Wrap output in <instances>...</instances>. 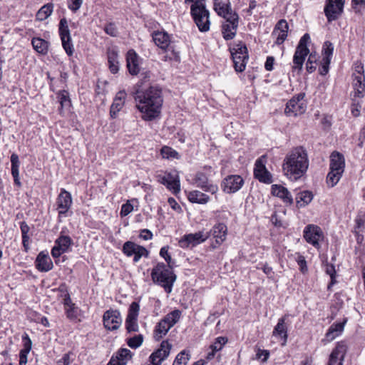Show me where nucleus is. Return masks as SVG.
I'll list each match as a JSON object with an SVG mask.
<instances>
[{
  "label": "nucleus",
  "mask_w": 365,
  "mask_h": 365,
  "mask_svg": "<svg viewBox=\"0 0 365 365\" xmlns=\"http://www.w3.org/2000/svg\"><path fill=\"white\" fill-rule=\"evenodd\" d=\"M133 96L143 120L150 121L160 115L163 97L162 89L159 86L143 88L138 85L136 90L133 91Z\"/></svg>",
  "instance_id": "1"
},
{
  "label": "nucleus",
  "mask_w": 365,
  "mask_h": 365,
  "mask_svg": "<svg viewBox=\"0 0 365 365\" xmlns=\"http://www.w3.org/2000/svg\"><path fill=\"white\" fill-rule=\"evenodd\" d=\"M309 167L307 150L303 147H297L285 157L283 163V171L291 180H297L302 177Z\"/></svg>",
  "instance_id": "2"
},
{
  "label": "nucleus",
  "mask_w": 365,
  "mask_h": 365,
  "mask_svg": "<svg viewBox=\"0 0 365 365\" xmlns=\"http://www.w3.org/2000/svg\"><path fill=\"white\" fill-rule=\"evenodd\" d=\"M205 0H185V4L192 3L190 7V14L201 32L210 30V12L205 7Z\"/></svg>",
  "instance_id": "3"
},
{
  "label": "nucleus",
  "mask_w": 365,
  "mask_h": 365,
  "mask_svg": "<svg viewBox=\"0 0 365 365\" xmlns=\"http://www.w3.org/2000/svg\"><path fill=\"white\" fill-rule=\"evenodd\" d=\"M163 262L158 263L151 272V277L155 283L162 286L167 293H170L176 275Z\"/></svg>",
  "instance_id": "4"
},
{
  "label": "nucleus",
  "mask_w": 365,
  "mask_h": 365,
  "mask_svg": "<svg viewBox=\"0 0 365 365\" xmlns=\"http://www.w3.org/2000/svg\"><path fill=\"white\" fill-rule=\"evenodd\" d=\"M345 158L343 154L333 151L330 155L329 172L327 176V183L330 187L336 185L344 172Z\"/></svg>",
  "instance_id": "5"
},
{
  "label": "nucleus",
  "mask_w": 365,
  "mask_h": 365,
  "mask_svg": "<svg viewBox=\"0 0 365 365\" xmlns=\"http://www.w3.org/2000/svg\"><path fill=\"white\" fill-rule=\"evenodd\" d=\"M230 51L235 71L237 72L244 71L249 58L246 45L240 42L232 48H230Z\"/></svg>",
  "instance_id": "6"
},
{
  "label": "nucleus",
  "mask_w": 365,
  "mask_h": 365,
  "mask_svg": "<svg viewBox=\"0 0 365 365\" xmlns=\"http://www.w3.org/2000/svg\"><path fill=\"white\" fill-rule=\"evenodd\" d=\"M214 9L219 16L225 19L222 24H232L235 26H239V16L232 9L229 1L224 3L220 0H214Z\"/></svg>",
  "instance_id": "7"
},
{
  "label": "nucleus",
  "mask_w": 365,
  "mask_h": 365,
  "mask_svg": "<svg viewBox=\"0 0 365 365\" xmlns=\"http://www.w3.org/2000/svg\"><path fill=\"white\" fill-rule=\"evenodd\" d=\"M309 40L310 36L308 34H305L300 38L293 57V71L297 70L298 71H300L302 70L305 58L309 53V50L307 48V43Z\"/></svg>",
  "instance_id": "8"
},
{
  "label": "nucleus",
  "mask_w": 365,
  "mask_h": 365,
  "mask_svg": "<svg viewBox=\"0 0 365 365\" xmlns=\"http://www.w3.org/2000/svg\"><path fill=\"white\" fill-rule=\"evenodd\" d=\"M72 204L73 200L71 194L64 188L61 189V192L56 201L58 218L68 215Z\"/></svg>",
  "instance_id": "9"
},
{
  "label": "nucleus",
  "mask_w": 365,
  "mask_h": 365,
  "mask_svg": "<svg viewBox=\"0 0 365 365\" xmlns=\"http://www.w3.org/2000/svg\"><path fill=\"white\" fill-rule=\"evenodd\" d=\"M344 0H326L324 9L328 22L337 20L343 13Z\"/></svg>",
  "instance_id": "10"
},
{
  "label": "nucleus",
  "mask_w": 365,
  "mask_h": 365,
  "mask_svg": "<svg viewBox=\"0 0 365 365\" xmlns=\"http://www.w3.org/2000/svg\"><path fill=\"white\" fill-rule=\"evenodd\" d=\"M304 93H299L296 97H293L287 103L284 110L287 115L297 116L305 112L307 106L304 101Z\"/></svg>",
  "instance_id": "11"
},
{
  "label": "nucleus",
  "mask_w": 365,
  "mask_h": 365,
  "mask_svg": "<svg viewBox=\"0 0 365 365\" xmlns=\"http://www.w3.org/2000/svg\"><path fill=\"white\" fill-rule=\"evenodd\" d=\"M209 237V233H205L202 231L185 235L179 240L178 245L183 249L188 248L190 247H195L206 241Z\"/></svg>",
  "instance_id": "12"
},
{
  "label": "nucleus",
  "mask_w": 365,
  "mask_h": 365,
  "mask_svg": "<svg viewBox=\"0 0 365 365\" xmlns=\"http://www.w3.org/2000/svg\"><path fill=\"white\" fill-rule=\"evenodd\" d=\"M58 31L62 41V46L66 53L70 56H72L73 53V46L71 43L70 31L66 18H63L60 20Z\"/></svg>",
  "instance_id": "13"
},
{
  "label": "nucleus",
  "mask_w": 365,
  "mask_h": 365,
  "mask_svg": "<svg viewBox=\"0 0 365 365\" xmlns=\"http://www.w3.org/2000/svg\"><path fill=\"white\" fill-rule=\"evenodd\" d=\"M103 325L110 331H115L120 328L122 324L120 313L117 309H109L104 312L103 316Z\"/></svg>",
  "instance_id": "14"
},
{
  "label": "nucleus",
  "mask_w": 365,
  "mask_h": 365,
  "mask_svg": "<svg viewBox=\"0 0 365 365\" xmlns=\"http://www.w3.org/2000/svg\"><path fill=\"white\" fill-rule=\"evenodd\" d=\"M123 252L128 257L134 256L133 261L137 262L142 257H147L148 251L143 246L138 245L133 242L128 241L123 246Z\"/></svg>",
  "instance_id": "15"
},
{
  "label": "nucleus",
  "mask_w": 365,
  "mask_h": 365,
  "mask_svg": "<svg viewBox=\"0 0 365 365\" xmlns=\"http://www.w3.org/2000/svg\"><path fill=\"white\" fill-rule=\"evenodd\" d=\"M244 185V180L239 175H230L227 176L222 182V190L228 194L237 192Z\"/></svg>",
  "instance_id": "16"
},
{
  "label": "nucleus",
  "mask_w": 365,
  "mask_h": 365,
  "mask_svg": "<svg viewBox=\"0 0 365 365\" xmlns=\"http://www.w3.org/2000/svg\"><path fill=\"white\" fill-rule=\"evenodd\" d=\"M265 157L262 156L258 158L255 164L254 175L255 178L264 183H271L272 177L270 173L265 167Z\"/></svg>",
  "instance_id": "17"
},
{
  "label": "nucleus",
  "mask_w": 365,
  "mask_h": 365,
  "mask_svg": "<svg viewBox=\"0 0 365 365\" xmlns=\"http://www.w3.org/2000/svg\"><path fill=\"white\" fill-rule=\"evenodd\" d=\"M172 348V344L168 341H163L160 348L151 354L150 361L153 365H160L168 356Z\"/></svg>",
  "instance_id": "18"
},
{
  "label": "nucleus",
  "mask_w": 365,
  "mask_h": 365,
  "mask_svg": "<svg viewBox=\"0 0 365 365\" xmlns=\"http://www.w3.org/2000/svg\"><path fill=\"white\" fill-rule=\"evenodd\" d=\"M304 237L308 243L318 247L319 241L323 237V232L319 226L309 225L304 228Z\"/></svg>",
  "instance_id": "19"
},
{
  "label": "nucleus",
  "mask_w": 365,
  "mask_h": 365,
  "mask_svg": "<svg viewBox=\"0 0 365 365\" xmlns=\"http://www.w3.org/2000/svg\"><path fill=\"white\" fill-rule=\"evenodd\" d=\"M346 353V344L344 341L338 342L329 356L327 365H343Z\"/></svg>",
  "instance_id": "20"
},
{
  "label": "nucleus",
  "mask_w": 365,
  "mask_h": 365,
  "mask_svg": "<svg viewBox=\"0 0 365 365\" xmlns=\"http://www.w3.org/2000/svg\"><path fill=\"white\" fill-rule=\"evenodd\" d=\"M288 317V314H285L279 318L272 331V336L280 339L282 341V346H283L286 345L288 339V327L286 323Z\"/></svg>",
  "instance_id": "21"
},
{
  "label": "nucleus",
  "mask_w": 365,
  "mask_h": 365,
  "mask_svg": "<svg viewBox=\"0 0 365 365\" xmlns=\"http://www.w3.org/2000/svg\"><path fill=\"white\" fill-rule=\"evenodd\" d=\"M209 233L210 236H212L215 239V243L212 245V247L215 249L220 246L227 237V227L224 223H217L212 227Z\"/></svg>",
  "instance_id": "22"
},
{
  "label": "nucleus",
  "mask_w": 365,
  "mask_h": 365,
  "mask_svg": "<svg viewBox=\"0 0 365 365\" xmlns=\"http://www.w3.org/2000/svg\"><path fill=\"white\" fill-rule=\"evenodd\" d=\"M72 244V240L69 236L61 235L55 241V245L51 250V255L53 258L59 257L63 253L68 251Z\"/></svg>",
  "instance_id": "23"
},
{
  "label": "nucleus",
  "mask_w": 365,
  "mask_h": 365,
  "mask_svg": "<svg viewBox=\"0 0 365 365\" xmlns=\"http://www.w3.org/2000/svg\"><path fill=\"white\" fill-rule=\"evenodd\" d=\"M194 180L196 186L205 192L215 194L218 191V186L210 182L206 175L202 173H197Z\"/></svg>",
  "instance_id": "24"
},
{
  "label": "nucleus",
  "mask_w": 365,
  "mask_h": 365,
  "mask_svg": "<svg viewBox=\"0 0 365 365\" xmlns=\"http://www.w3.org/2000/svg\"><path fill=\"white\" fill-rule=\"evenodd\" d=\"M160 182L165 185L168 190H171L174 195H177L180 191L179 176L175 173H166L161 178Z\"/></svg>",
  "instance_id": "25"
},
{
  "label": "nucleus",
  "mask_w": 365,
  "mask_h": 365,
  "mask_svg": "<svg viewBox=\"0 0 365 365\" xmlns=\"http://www.w3.org/2000/svg\"><path fill=\"white\" fill-rule=\"evenodd\" d=\"M289 26L287 22L284 20H279L276 24L272 35L276 36L275 43L277 45H281L284 43L287 37Z\"/></svg>",
  "instance_id": "26"
},
{
  "label": "nucleus",
  "mask_w": 365,
  "mask_h": 365,
  "mask_svg": "<svg viewBox=\"0 0 365 365\" xmlns=\"http://www.w3.org/2000/svg\"><path fill=\"white\" fill-rule=\"evenodd\" d=\"M126 96L125 91H120L117 93L110 106V115L111 118H115L117 113L123 108Z\"/></svg>",
  "instance_id": "27"
},
{
  "label": "nucleus",
  "mask_w": 365,
  "mask_h": 365,
  "mask_svg": "<svg viewBox=\"0 0 365 365\" xmlns=\"http://www.w3.org/2000/svg\"><path fill=\"white\" fill-rule=\"evenodd\" d=\"M35 264L37 269L41 272H48L53 267L50 257L43 252H40L37 256Z\"/></svg>",
  "instance_id": "28"
},
{
  "label": "nucleus",
  "mask_w": 365,
  "mask_h": 365,
  "mask_svg": "<svg viewBox=\"0 0 365 365\" xmlns=\"http://www.w3.org/2000/svg\"><path fill=\"white\" fill-rule=\"evenodd\" d=\"M271 192L274 196L281 198L284 202L289 205H292L293 203L292 195L288 190L282 185H272Z\"/></svg>",
  "instance_id": "29"
},
{
  "label": "nucleus",
  "mask_w": 365,
  "mask_h": 365,
  "mask_svg": "<svg viewBox=\"0 0 365 365\" xmlns=\"http://www.w3.org/2000/svg\"><path fill=\"white\" fill-rule=\"evenodd\" d=\"M153 40L155 45L163 50L168 49L170 38L165 31H155L153 34Z\"/></svg>",
  "instance_id": "30"
},
{
  "label": "nucleus",
  "mask_w": 365,
  "mask_h": 365,
  "mask_svg": "<svg viewBox=\"0 0 365 365\" xmlns=\"http://www.w3.org/2000/svg\"><path fill=\"white\" fill-rule=\"evenodd\" d=\"M126 61L129 73L133 76L137 75L140 71L138 56L133 50L128 51Z\"/></svg>",
  "instance_id": "31"
},
{
  "label": "nucleus",
  "mask_w": 365,
  "mask_h": 365,
  "mask_svg": "<svg viewBox=\"0 0 365 365\" xmlns=\"http://www.w3.org/2000/svg\"><path fill=\"white\" fill-rule=\"evenodd\" d=\"M57 98L60 103L59 114L64 115L66 111L68 110L71 106V102L69 97V93L65 90L60 91L57 93Z\"/></svg>",
  "instance_id": "32"
},
{
  "label": "nucleus",
  "mask_w": 365,
  "mask_h": 365,
  "mask_svg": "<svg viewBox=\"0 0 365 365\" xmlns=\"http://www.w3.org/2000/svg\"><path fill=\"white\" fill-rule=\"evenodd\" d=\"M364 76L359 74L354 76L353 86L354 90V98H362L365 93Z\"/></svg>",
  "instance_id": "33"
},
{
  "label": "nucleus",
  "mask_w": 365,
  "mask_h": 365,
  "mask_svg": "<svg viewBox=\"0 0 365 365\" xmlns=\"http://www.w3.org/2000/svg\"><path fill=\"white\" fill-rule=\"evenodd\" d=\"M108 67L113 74L117 73L119 70L118 61V52L114 49H108L107 52Z\"/></svg>",
  "instance_id": "34"
},
{
  "label": "nucleus",
  "mask_w": 365,
  "mask_h": 365,
  "mask_svg": "<svg viewBox=\"0 0 365 365\" xmlns=\"http://www.w3.org/2000/svg\"><path fill=\"white\" fill-rule=\"evenodd\" d=\"M11 175L14 178V181L16 185H17L19 187H21V183L20 182L19 179V156L13 153L11 155Z\"/></svg>",
  "instance_id": "35"
},
{
  "label": "nucleus",
  "mask_w": 365,
  "mask_h": 365,
  "mask_svg": "<svg viewBox=\"0 0 365 365\" xmlns=\"http://www.w3.org/2000/svg\"><path fill=\"white\" fill-rule=\"evenodd\" d=\"M187 198L190 202L198 204H206L210 200L208 195L198 190L190 192Z\"/></svg>",
  "instance_id": "36"
},
{
  "label": "nucleus",
  "mask_w": 365,
  "mask_h": 365,
  "mask_svg": "<svg viewBox=\"0 0 365 365\" xmlns=\"http://www.w3.org/2000/svg\"><path fill=\"white\" fill-rule=\"evenodd\" d=\"M31 44L34 49L41 54H46L48 51L49 43L41 38H33Z\"/></svg>",
  "instance_id": "37"
},
{
  "label": "nucleus",
  "mask_w": 365,
  "mask_h": 365,
  "mask_svg": "<svg viewBox=\"0 0 365 365\" xmlns=\"http://www.w3.org/2000/svg\"><path fill=\"white\" fill-rule=\"evenodd\" d=\"M237 28L238 26L222 24L221 31L223 38L226 41L233 39L237 34Z\"/></svg>",
  "instance_id": "38"
},
{
  "label": "nucleus",
  "mask_w": 365,
  "mask_h": 365,
  "mask_svg": "<svg viewBox=\"0 0 365 365\" xmlns=\"http://www.w3.org/2000/svg\"><path fill=\"white\" fill-rule=\"evenodd\" d=\"M313 199L312 192L304 190L299 192L296 196V202L298 207H304L307 205Z\"/></svg>",
  "instance_id": "39"
},
{
  "label": "nucleus",
  "mask_w": 365,
  "mask_h": 365,
  "mask_svg": "<svg viewBox=\"0 0 365 365\" xmlns=\"http://www.w3.org/2000/svg\"><path fill=\"white\" fill-rule=\"evenodd\" d=\"M53 5L48 3L43 6L36 13V19L39 21L46 19L53 12Z\"/></svg>",
  "instance_id": "40"
},
{
  "label": "nucleus",
  "mask_w": 365,
  "mask_h": 365,
  "mask_svg": "<svg viewBox=\"0 0 365 365\" xmlns=\"http://www.w3.org/2000/svg\"><path fill=\"white\" fill-rule=\"evenodd\" d=\"M170 329V327L165 323V321L161 319L155 327V337L159 340L168 333Z\"/></svg>",
  "instance_id": "41"
},
{
  "label": "nucleus",
  "mask_w": 365,
  "mask_h": 365,
  "mask_svg": "<svg viewBox=\"0 0 365 365\" xmlns=\"http://www.w3.org/2000/svg\"><path fill=\"white\" fill-rule=\"evenodd\" d=\"M180 314V311L176 309L168 314L162 320H165V323L171 328L178 322Z\"/></svg>",
  "instance_id": "42"
},
{
  "label": "nucleus",
  "mask_w": 365,
  "mask_h": 365,
  "mask_svg": "<svg viewBox=\"0 0 365 365\" xmlns=\"http://www.w3.org/2000/svg\"><path fill=\"white\" fill-rule=\"evenodd\" d=\"M322 60L329 59L331 61L333 52H334V45L331 42L327 41L324 43L322 46Z\"/></svg>",
  "instance_id": "43"
},
{
  "label": "nucleus",
  "mask_w": 365,
  "mask_h": 365,
  "mask_svg": "<svg viewBox=\"0 0 365 365\" xmlns=\"http://www.w3.org/2000/svg\"><path fill=\"white\" fill-rule=\"evenodd\" d=\"M151 76L152 74L150 71H145L140 73V79L135 85L134 91L136 90L138 85L143 86V88H148V86H152L150 85Z\"/></svg>",
  "instance_id": "44"
},
{
  "label": "nucleus",
  "mask_w": 365,
  "mask_h": 365,
  "mask_svg": "<svg viewBox=\"0 0 365 365\" xmlns=\"http://www.w3.org/2000/svg\"><path fill=\"white\" fill-rule=\"evenodd\" d=\"M228 339L225 336H218L215 341L210 346V349L214 351H221L224 346L227 343Z\"/></svg>",
  "instance_id": "45"
},
{
  "label": "nucleus",
  "mask_w": 365,
  "mask_h": 365,
  "mask_svg": "<svg viewBox=\"0 0 365 365\" xmlns=\"http://www.w3.org/2000/svg\"><path fill=\"white\" fill-rule=\"evenodd\" d=\"M160 154L163 158L166 159H178V153L168 146H163L160 150Z\"/></svg>",
  "instance_id": "46"
},
{
  "label": "nucleus",
  "mask_w": 365,
  "mask_h": 365,
  "mask_svg": "<svg viewBox=\"0 0 365 365\" xmlns=\"http://www.w3.org/2000/svg\"><path fill=\"white\" fill-rule=\"evenodd\" d=\"M189 359V353L183 350L176 356L173 365H186Z\"/></svg>",
  "instance_id": "47"
},
{
  "label": "nucleus",
  "mask_w": 365,
  "mask_h": 365,
  "mask_svg": "<svg viewBox=\"0 0 365 365\" xmlns=\"http://www.w3.org/2000/svg\"><path fill=\"white\" fill-rule=\"evenodd\" d=\"M143 342V336L142 334L135 335L127 339V344L132 349H137L141 346Z\"/></svg>",
  "instance_id": "48"
},
{
  "label": "nucleus",
  "mask_w": 365,
  "mask_h": 365,
  "mask_svg": "<svg viewBox=\"0 0 365 365\" xmlns=\"http://www.w3.org/2000/svg\"><path fill=\"white\" fill-rule=\"evenodd\" d=\"M114 356L118 358L119 360L123 361V362H125L126 365L128 361L130 360L132 357V353L128 349L121 348L118 350Z\"/></svg>",
  "instance_id": "49"
},
{
  "label": "nucleus",
  "mask_w": 365,
  "mask_h": 365,
  "mask_svg": "<svg viewBox=\"0 0 365 365\" xmlns=\"http://www.w3.org/2000/svg\"><path fill=\"white\" fill-rule=\"evenodd\" d=\"M139 311H140L139 304L136 302H133L130 305L126 319L130 318V319H138Z\"/></svg>",
  "instance_id": "50"
},
{
  "label": "nucleus",
  "mask_w": 365,
  "mask_h": 365,
  "mask_svg": "<svg viewBox=\"0 0 365 365\" xmlns=\"http://www.w3.org/2000/svg\"><path fill=\"white\" fill-rule=\"evenodd\" d=\"M125 329L128 333L137 332L139 329L138 319H125Z\"/></svg>",
  "instance_id": "51"
},
{
  "label": "nucleus",
  "mask_w": 365,
  "mask_h": 365,
  "mask_svg": "<svg viewBox=\"0 0 365 365\" xmlns=\"http://www.w3.org/2000/svg\"><path fill=\"white\" fill-rule=\"evenodd\" d=\"M168 246L163 247L160 250V255L165 259L168 264V266L170 268H173V262L172 260L170 255L168 253Z\"/></svg>",
  "instance_id": "52"
},
{
  "label": "nucleus",
  "mask_w": 365,
  "mask_h": 365,
  "mask_svg": "<svg viewBox=\"0 0 365 365\" xmlns=\"http://www.w3.org/2000/svg\"><path fill=\"white\" fill-rule=\"evenodd\" d=\"M66 317L71 320H75L78 316V308L73 304V305L65 309Z\"/></svg>",
  "instance_id": "53"
},
{
  "label": "nucleus",
  "mask_w": 365,
  "mask_h": 365,
  "mask_svg": "<svg viewBox=\"0 0 365 365\" xmlns=\"http://www.w3.org/2000/svg\"><path fill=\"white\" fill-rule=\"evenodd\" d=\"M325 272L331 277V282L328 285V288L329 289L330 287L332 286L336 282V280H335V277H336L335 267L333 264H327L325 265Z\"/></svg>",
  "instance_id": "54"
},
{
  "label": "nucleus",
  "mask_w": 365,
  "mask_h": 365,
  "mask_svg": "<svg viewBox=\"0 0 365 365\" xmlns=\"http://www.w3.org/2000/svg\"><path fill=\"white\" fill-rule=\"evenodd\" d=\"M358 98H352V103L351 107V114L354 117H358L360 115V110L361 108V102L357 100Z\"/></svg>",
  "instance_id": "55"
},
{
  "label": "nucleus",
  "mask_w": 365,
  "mask_h": 365,
  "mask_svg": "<svg viewBox=\"0 0 365 365\" xmlns=\"http://www.w3.org/2000/svg\"><path fill=\"white\" fill-rule=\"evenodd\" d=\"M316 62H317L316 55L312 53H310L309 55V58H308V60H307V62L306 64V68L309 73H312L315 71L316 66L314 64L316 63Z\"/></svg>",
  "instance_id": "56"
},
{
  "label": "nucleus",
  "mask_w": 365,
  "mask_h": 365,
  "mask_svg": "<svg viewBox=\"0 0 365 365\" xmlns=\"http://www.w3.org/2000/svg\"><path fill=\"white\" fill-rule=\"evenodd\" d=\"M83 0H68V7L76 13L81 8Z\"/></svg>",
  "instance_id": "57"
},
{
  "label": "nucleus",
  "mask_w": 365,
  "mask_h": 365,
  "mask_svg": "<svg viewBox=\"0 0 365 365\" xmlns=\"http://www.w3.org/2000/svg\"><path fill=\"white\" fill-rule=\"evenodd\" d=\"M104 31L110 36H117L118 29L114 23H109L104 27Z\"/></svg>",
  "instance_id": "58"
},
{
  "label": "nucleus",
  "mask_w": 365,
  "mask_h": 365,
  "mask_svg": "<svg viewBox=\"0 0 365 365\" xmlns=\"http://www.w3.org/2000/svg\"><path fill=\"white\" fill-rule=\"evenodd\" d=\"M31 349V341L27 334L24 335V365L27 362L26 354L30 351Z\"/></svg>",
  "instance_id": "59"
},
{
  "label": "nucleus",
  "mask_w": 365,
  "mask_h": 365,
  "mask_svg": "<svg viewBox=\"0 0 365 365\" xmlns=\"http://www.w3.org/2000/svg\"><path fill=\"white\" fill-rule=\"evenodd\" d=\"M133 210V206L130 203L129 201H127L126 203L123 204L121 206L120 210V215L122 217L127 216Z\"/></svg>",
  "instance_id": "60"
},
{
  "label": "nucleus",
  "mask_w": 365,
  "mask_h": 365,
  "mask_svg": "<svg viewBox=\"0 0 365 365\" xmlns=\"http://www.w3.org/2000/svg\"><path fill=\"white\" fill-rule=\"evenodd\" d=\"M365 228V215H359L356 218V227L359 231H362Z\"/></svg>",
  "instance_id": "61"
},
{
  "label": "nucleus",
  "mask_w": 365,
  "mask_h": 365,
  "mask_svg": "<svg viewBox=\"0 0 365 365\" xmlns=\"http://www.w3.org/2000/svg\"><path fill=\"white\" fill-rule=\"evenodd\" d=\"M71 353L64 354L62 357L56 361L57 365H69L71 363Z\"/></svg>",
  "instance_id": "62"
},
{
  "label": "nucleus",
  "mask_w": 365,
  "mask_h": 365,
  "mask_svg": "<svg viewBox=\"0 0 365 365\" xmlns=\"http://www.w3.org/2000/svg\"><path fill=\"white\" fill-rule=\"evenodd\" d=\"M330 63L331 61H329V59H322V66L319 68V73L321 75H326L329 72Z\"/></svg>",
  "instance_id": "63"
},
{
  "label": "nucleus",
  "mask_w": 365,
  "mask_h": 365,
  "mask_svg": "<svg viewBox=\"0 0 365 365\" xmlns=\"http://www.w3.org/2000/svg\"><path fill=\"white\" fill-rule=\"evenodd\" d=\"M297 262L299 266L300 271L302 273H305L307 271V262L305 258L302 255H299Z\"/></svg>",
  "instance_id": "64"
}]
</instances>
